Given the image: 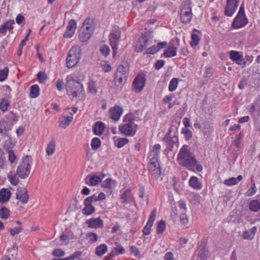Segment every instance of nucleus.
Listing matches in <instances>:
<instances>
[{
  "mask_svg": "<svg viewBox=\"0 0 260 260\" xmlns=\"http://www.w3.org/2000/svg\"><path fill=\"white\" fill-rule=\"evenodd\" d=\"M88 89L92 94H95L98 92L95 83L92 80H90L88 82Z\"/></svg>",
  "mask_w": 260,
  "mask_h": 260,
  "instance_id": "50",
  "label": "nucleus"
},
{
  "mask_svg": "<svg viewBox=\"0 0 260 260\" xmlns=\"http://www.w3.org/2000/svg\"><path fill=\"white\" fill-rule=\"evenodd\" d=\"M37 78L40 83H44L47 79V76L44 72H40L37 74Z\"/></svg>",
  "mask_w": 260,
  "mask_h": 260,
  "instance_id": "55",
  "label": "nucleus"
},
{
  "mask_svg": "<svg viewBox=\"0 0 260 260\" xmlns=\"http://www.w3.org/2000/svg\"><path fill=\"white\" fill-rule=\"evenodd\" d=\"M181 222L183 225H186L188 223V219L186 214V213H181L180 217Z\"/></svg>",
  "mask_w": 260,
  "mask_h": 260,
  "instance_id": "64",
  "label": "nucleus"
},
{
  "mask_svg": "<svg viewBox=\"0 0 260 260\" xmlns=\"http://www.w3.org/2000/svg\"><path fill=\"white\" fill-rule=\"evenodd\" d=\"M77 28V23L76 21L74 19H71L70 20L68 25L67 27V29L68 30H72L74 32H75V30Z\"/></svg>",
  "mask_w": 260,
  "mask_h": 260,
  "instance_id": "52",
  "label": "nucleus"
},
{
  "mask_svg": "<svg viewBox=\"0 0 260 260\" xmlns=\"http://www.w3.org/2000/svg\"><path fill=\"white\" fill-rule=\"evenodd\" d=\"M107 246L105 244H102L96 247L95 254L99 256H101L107 251Z\"/></svg>",
  "mask_w": 260,
  "mask_h": 260,
  "instance_id": "32",
  "label": "nucleus"
},
{
  "mask_svg": "<svg viewBox=\"0 0 260 260\" xmlns=\"http://www.w3.org/2000/svg\"><path fill=\"white\" fill-rule=\"evenodd\" d=\"M10 216V211L6 207H3L0 210V217L6 219Z\"/></svg>",
  "mask_w": 260,
  "mask_h": 260,
  "instance_id": "47",
  "label": "nucleus"
},
{
  "mask_svg": "<svg viewBox=\"0 0 260 260\" xmlns=\"http://www.w3.org/2000/svg\"><path fill=\"white\" fill-rule=\"evenodd\" d=\"M6 167V165L4 154L2 150L0 148V169H5Z\"/></svg>",
  "mask_w": 260,
  "mask_h": 260,
  "instance_id": "53",
  "label": "nucleus"
},
{
  "mask_svg": "<svg viewBox=\"0 0 260 260\" xmlns=\"http://www.w3.org/2000/svg\"><path fill=\"white\" fill-rule=\"evenodd\" d=\"M242 55L240 53V52L237 51L232 50L230 52V58L235 62L242 58Z\"/></svg>",
  "mask_w": 260,
  "mask_h": 260,
  "instance_id": "38",
  "label": "nucleus"
},
{
  "mask_svg": "<svg viewBox=\"0 0 260 260\" xmlns=\"http://www.w3.org/2000/svg\"><path fill=\"white\" fill-rule=\"evenodd\" d=\"M133 201V197L131 190L127 189L121 194L120 202L122 204H128Z\"/></svg>",
  "mask_w": 260,
  "mask_h": 260,
  "instance_id": "23",
  "label": "nucleus"
},
{
  "mask_svg": "<svg viewBox=\"0 0 260 260\" xmlns=\"http://www.w3.org/2000/svg\"><path fill=\"white\" fill-rule=\"evenodd\" d=\"M145 82L146 78L144 74L137 75L133 82V90L137 93L141 92L145 86Z\"/></svg>",
  "mask_w": 260,
  "mask_h": 260,
  "instance_id": "11",
  "label": "nucleus"
},
{
  "mask_svg": "<svg viewBox=\"0 0 260 260\" xmlns=\"http://www.w3.org/2000/svg\"><path fill=\"white\" fill-rule=\"evenodd\" d=\"M40 93V88L39 86L35 84L32 85L30 88V97L31 98H36L38 97Z\"/></svg>",
  "mask_w": 260,
  "mask_h": 260,
  "instance_id": "34",
  "label": "nucleus"
},
{
  "mask_svg": "<svg viewBox=\"0 0 260 260\" xmlns=\"http://www.w3.org/2000/svg\"><path fill=\"white\" fill-rule=\"evenodd\" d=\"M192 16V14L190 4H185L180 12L181 22L184 24L189 23L191 21Z\"/></svg>",
  "mask_w": 260,
  "mask_h": 260,
  "instance_id": "12",
  "label": "nucleus"
},
{
  "mask_svg": "<svg viewBox=\"0 0 260 260\" xmlns=\"http://www.w3.org/2000/svg\"><path fill=\"white\" fill-rule=\"evenodd\" d=\"M240 0H226L224 8V14L226 16L232 17L237 9Z\"/></svg>",
  "mask_w": 260,
  "mask_h": 260,
  "instance_id": "14",
  "label": "nucleus"
},
{
  "mask_svg": "<svg viewBox=\"0 0 260 260\" xmlns=\"http://www.w3.org/2000/svg\"><path fill=\"white\" fill-rule=\"evenodd\" d=\"M87 237L89 239V241L91 242H95L98 240V235L94 233H88L87 234Z\"/></svg>",
  "mask_w": 260,
  "mask_h": 260,
  "instance_id": "56",
  "label": "nucleus"
},
{
  "mask_svg": "<svg viewBox=\"0 0 260 260\" xmlns=\"http://www.w3.org/2000/svg\"><path fill=\"white\" fill-rule=\"evenodd\" d=\"M161 149V146L159 144H155L153 147V149L151 153L149 154H151L152 156H155L157 157V156L159 154Z\"/></svg>",
  "mask_w": 260,
  "mask_h": 260,
  "instance_id": "43",
  "label": "nucleus"
},
{
  "mask_svg": "<svg viewBox=\"0 0 260 260\" xmlns=\"http://www.w3.org/2000/svg\"><path fill=\"white\" fill-rule=\"evenodd\" d=\"M93 133L98 136L101 135L105 128V124L101 121L96 122L93 126Z\"/></svg>",
  "mask_w": 260,
  "mask_h": 260,
  "instance_id": "25",
  "label": "nucleus"
},
{
  "mask_svg": "<svg viewBox=\"0 0 260 260\" xmlns=\"http://www.w3.org/2000/svg\"><path fill=\"white\" fill-rule=\"evenodd\" d=\"M247 23L248 19L246 17L244 8L242 5L236 17L234 19L231 27L234 29H239L244 27Z\"/></svg>",
  "mask_w": 260,
  "mask_h": 260,
  "instance_id": "7",
  "label": "nucleus"
},
{
  "mask_svg": "<svg viewBox=\"0 0 260 260\" xmlns=\"http://www.w3.org/2000/svg\"><path fill=\"white\" fill-rule=\"evenodd\" d=\"M191 40L190 45L192 47H196L199 43L200 39L197 34H192L191 35Z\"/></svg>",
  "mask_w": 260,
  "mask_h": 260,
  "instance_id": "40",
  "label": "nucleus"
},
{
  "mask_svg": "<svg viewBox=\"0 0 260 260\" xmlns=\"http://www.w3.org/2000/svg\"><path fill=\"white\" fill-rule=\"evenodd\" d=\"M167 45V42L158 43L156 45H153L148 48L145 52V54H154L159 51L160 49L165 48Z\"/></svg>",
  "mask_w": 260,
  "mask_h": 260,
  "instance_id": "21",
  "label": "nucleus"
},
{
  "mask_svg": "<svg viewBox=\"0 0 260 260\" xmlns=\"http://www.w3.org/2000/svg\"><path fill=\"white\" fill-rule=\"evenodd\" d=\"M56 147V142L54 137L52 138L51 142L48 144L46 148L47 154L50 156L52 155L55 152Z\"/></svg>",
  "mask_w": 260,
  "mask_h": 260,
  "instance_id": "31",
  "label": "nucleus"
},
{
  "mask_svg": "<svg viewBox=\"0 0 260 260\" xmlns=\"http://www.w3.org/2000/svg\"><path fill=\"white\" fill-rule=\"evenodd\" d=\"M128 142L127 138H118L115 140V144L118 148H121Z\"/></svg>",
  "mask_w": 260,
  "mask_h": 260,
  "instance_id": "39",
  "label": "nucleus"
},
{
  "mask_svg": "<svg viewBox=\"0 0 260 260\" xmlns=\"http://www.w3.org/2000/svg\"><path fill=\"white\" fill-rule=\"evenodd\" d=\"M127 78L116 74L115 78L114 80L115 87L121 89L125 84Z\"/></svg>",
  "mask_w": 260,
  "mask_h": 260,
  "instance_id": "26",
  "label": "nucleus"
},
{
  "mask_svg": "<svg viewBox=\"0 0 260 260\" xmlns=\"http://www.w3.org/2000/svg\"><path fill=\"white\" fill-rule=\"evenodd\" d=\"M244 133L243 132H241L237 136L236 139L234 141V144L235 146L237 148H239L240 147V140L244 137Z\"/></svg>",
  "mask_w": 260,
  "mask_h": 260,
  "instance_id": "54",
  "label": "nucleus"
},
{
  "mask_svg": "<svg viewBox=\"0 0 260 260\" xmlns=\"http://www.w3.org/2000/svg\"><path fill=\"white\" fill-rule=\"evenodd\" d=\"M257 189L255 186V183H253L252 184L251 187L247 191L246 195L247 196H252L254 194H255L256 192Z\"/></svg>",
  "mask_w": 260,
  "mask_h": 260,
  "instance_id": "58",
  "label": "nucleus"
},
{
  "mask_svg": "<svg viewBox=\"0 0 260 260\" xmlns=\"http://www.w3.org/2000/svg\"><path fill=\"white\" fill-rule=\"evenodd\" d=\"M8 178L10 183L13 185H17L19 183V179L16 175L10 173L8 175Z\"/></svg>",
  "mask_w": 260,
  "mask_h": 260,
  "instance_id": "45",
  "label": "nucleus"
},
{
  "mask_svg": "<svg viewBox=\"0 0 260 260\" xmlns=\"http://www.w3.org/2000/svg\"><path fill=\"white\" fill-rule=\"evenodd\" d=\"M256 231L257 228L254 226L249 231H244L243 233L242 237L244 239L251 240L253 238Z\"/></svg>",
  "mask_w": 260,
  "mask_h": 260,
  "instance_id": "29",
  "label": "nucleus"
},
{
  "mask_svg": "<svg viewBox=\"0 0 260 260\" xmlns=\"http://www.w3.org/2000/svg\"><path fill=\"white\" fill-rule=\"evenodd\" d=\"M249 206V209L253 212H258L260 209V203L257 200H252Z\"/></svg>",
  "mask_w": 260,
  "mask_h": 260,
  "instance_id": "36",
  "label": "nucleus"
},
{
  "mask_svg": "<svg viewBox=\"0 0 260 260\" xmlns=\"http://www.w3.org/2000/svg\"><path fill=\"white\" fill-rule=\"evenodd\" d=\"M14 23L13 20H7L4 22L0 26V34L6 35L7 30H8L10 34H12Z\"/></svg>",
  "mask_w": 260,
  "mask_h": 260,
  "instance_id": "17",
  "label": "nucleus"
},
{
  "mask_svg": "<svg viewBox=\"0 0 260 260\" xmlns=\"http://www.w3.org/2000/svg\"><path fill=\"white\" fill-rule=\"evenodd\" d=\"M93 20L89 17L85 19L80 29L79 39L82 42L88 41L93 34Z\"/></svg>",
  "mask_w": 260,
  "mask_h": 260,
  "instance_id": "5",
  "label": "nucleus"
},
{
  "mask_svg": "<svg viewBox=\"0 0 260 260\" xmlns=\"http://www.w3.org/2000/svg\"><path fill=\"white\" fill-rule=\"evenodd\" d=\"M164 141L166 143V148L165 151L168 153L169 152L172 151L174 146L177 145L178 143V139L176 136H171L170 132L168 133L165 138Z\"/></svg>",
  "mask_w": 260,
  "mask_h": 260,
  "instance_id": "13",
  "label": "nucleus"
},
{
  "mask_svg": "<svg viewBox=\"0 0 260 260\" xmlns=\"http://www.w3.org/2000/svg\"><path fill=\"white\" fill-rule=\"evenodd\" d=\"M243 177L242 175H239L237 177H231L224 181V184L227 186H232L237 184L239 182L242 180Z\"/></svg>",
  "mask_w": 260,
  "mask_h": 260,
  "instance_id": "30",
  "label": "nucleus"
},
{
  "mask_svg": "<svg viewBox=\"0 0 260 260\" xmlns=\"http://www.w3.org/2000/svg\"><path fill=\"white\" fill-rule=\"evenodd\" d=\"M101 145V142L99 138H94L91 143V146L93 150H95L98 149Z\"/></svg>",
  "mask_w": 260,
  "mask_h": 260,
  "instance_id": "44",
  "label": "nucleus"
},
{
  "mask_svg": "<svg viewBox=\"0 0 260 260\" xmlns=\"http://www.w3.org/2000/svg\"><path fill=\"white\" fill-rule=\"evenodd\" d=\"M177 161L180 166L189 170L193 171L194 168L198 172L203 170L202 166L198 163L197 159L191 151L190 147L187 145H184L180 149Z\"/></svg>",
  "mask_w": 260,
  "mask_h": 260,
  "instance_id": "1",
  "label": "nucleus"
},
{
  "mask_svg": "<svg viewBox=\"0 0 260 260\" xmlns=\"http://www.w3.org/2000/svg\"><path fill=\"white\" fill-rule=\"evenodd\" d=\"M148 157L150 158L148 164V170L153 178L158 179L161 175V170L158 164V158L155 156L151 157V154H149Z\"/></svg>",
  "mask_w": 260,
  "mask_h": 260,
  "instance_id": "8",
  "label": "nucleus"
},
{
  "mask_svg": "<svg viewBox=\"0 0 260 260\" xmlns=\"http://www.w3.org/2000/svg\"><path fill=\"white\" fill-rule=\"evenodd\" d=\"M157 213V210L156 208H154L152 211L151 212L149 219L146 223V225L144 226L142 232L145 235H149L150 233L151 229L153 224V222L155 219Z\"/></svg>",
  "mask_w": 260,
  "mask_h": 260,
  "instance_id": "15",
  "label": "nucleus"
},
{
  "mask_svg": "<svg viewBox=\"0 0 260 260\" xmlns=\"http://www.w3.org/2000/svg\"><path fill=\"white\" fill-rule=\"evenodd\" d=\"M150 40L147 38L143 39L142 42H140V45H137L138 51L141 52L145 50L150 45Z\"/></svg>",
  "mask_w": 260,
  "mask_h": 260,
  "instance_id": "35",
  "label": "nucleus"
},
{
  "mask_svg": "<svg viewBox=\"0 0 260 260\" xmlns=\"http://www.w3.org/2000/svg\"><path fill=\"white\" fill-rule=\"evenodd\" d=\"M178 206L181 210H182L181 213H186L187 210L185 202L181 200L178 202Z\"/></svg>",
  "mask_w": 260,
  "mask_h": 260,
  "instance_id": "59",
  "label": "nucleus"
},
{
  "mask_svg": "<svg viewBox=\"0 0 260 260\" xmlns=\"http://www.w3.org/2000/svg\"><path fill=\"white\" fill-rule=\"evenodd\" d=\"M181 134L184 135V138L188 141L192 137V132L188 128H183L181 129Z\"/></svg>",
  "mask_w": 260,
  "mask_h": 260,
  "instance_id": "49",
  "label": "nucleus"
},
{
  "mask_svg": "<svg viewBox=\"0 0 260 260\" xmlns=\"http://www.w3.org/2000/svg\"><path fill=\"white\" fill-rule=\"evenodd\" d=\"M123 113V109L120 106H115L109 110L110 118L114 121H118Z\"/></svg>",
  "mask_w": 260,
  "mask_h": 260,
  "instance_id": "19",
  "label": "nucleus"
},
{
  "mask_svg": "<svg viewBox=\"0 0 260 260\" xmlns=\"http://www.w3.org/2000/svg\"><path fill=\"white\" fill-rule=\"evenodd\" d=\"M166 228V223L165 222L161 220L157 223V229H156V233L157 234H162L165 230Z\"/></svg>",
  "mask_w": 260,
  "mask_h": 260,
  "instance_id": "42",
  "label": "nucleus"
},
{
  "mask_svg": "<svg viewBox=\"0 0 260 260\" xmlns=\"http://www.w3.org/2000/svg\"><path fill=\"white\" fill-rule=\"evenodd\" d=\"M82 212L85 215H90L95 212V208L93 206H84Z\"/></svg>",
  "mask_w": 260,
  "mask_h": 260,
  "instance_id": "37",
  "label": "nucleus"
},
{
  "mask_svg": "<svg viewBox=\"0 0 260 260\" xmlns=\"http://www.w3.org/2000/svg\"><path fill=\"white\" fill-rule=\"evenodd\" d=\"M6 118L9 120V122H13L15 123L18 121V117L13 111L10 112L6 115Z\"/></svg>",
  "mask_w": 260,
  "mask_h": 260,
  "instance_id": "51",
  "label": "nucleus"
},
{
  "mask_svg": "<svg viewBox=\"0 0 260 260\" xmlns=\"http://www.w3.org/2000/svg\"><path fill=\"white\" fill-rule=\"evenodd\" d=\"M116 186V181L111 178H108L104 181L102 186L104 188H113Z\"/></svg>",
  "mask_w": 260,
  "mask_h": 260,
  "instance_id": "33",
  "label": "nucleus"
},
{
  "mask_svg": "<svg viewBox=\"0 0 260 260\" xmlns=\"http://www.w3.org/2000/svg\"><path fill=\"white\" fill-rule=\"evenodd\" d=\"M16 199L19 200L23 204L27 203L28 195L27 190L25 188L18 187L16 193Z\"/></svg>",
  "mask_w": 260,
  "mask_h": 260,
  "instance_id": "18",
  "label": "nucleus"
},
{
  "mask_svg": "<svg viewBox=\"0 0 260 260\" xmlns=\"http://www.w3.org/2000/svg\"><path fill=\"white\" fill-rule=\"evenodd\" d=\"M101 182V178L95 175L88 176L85 179V182L87 184L91 186H95Z\"/></svg>",
  "mask_w": 260,
  "mask_h": 260,
  "instance_id": "28",
  "label": "nucleus"
},
{
  "mask_svg": "<svg viewBox=\"0 0 260 260\" xmlns=\"http://www.w3.org/2000/svg\"><path fill=\"white\" fill-rule=\"evenodd\" d=\"M189 185L196 190H200L202 188V184L196 176H191L188 182Z\"/></svg>",
  "mask_w": 260,
  "mask_h": 260,
  "instance_id": "27",
  "label": "nucleus"
},
{
  "mask_svg": "<svg viewBox=\"0 0 260 260\" xmlns=\"http://www.w3.org/2000/svg\"><path fill=\"white\" fill-rule=\"evenodd\" d=\"M179 46V40L176 38L171 40L168 49L165 50L161 56L172 57L176 56L177 49Z\"/></svg>",
  "mask_w": 260,
  "mask_h": 260,
  "instance_id": "9",
  "label": "nucleus"
},
{
  "mask_svg": "<svg viewBox=\"0 0 260 260\" xmlns=\"http://www.w3.org/2000/svg\"><path fill=\"white\" fill-rule=\"evenodd\" d=\"M205 258V249L204 248H202L198 251V258L199 259V260H204Z\"/></svg>",
  "mask_w": 260,
  "mask_h": 260,
  "instance_id": "62",
  "label": "nucleus"
},
{
  "mask_svg": "<svg viewBox=\"0 0 260 260\" xmlns=\"http://www.w3.org/2000/svg\"><path fill=\"white\" fill-rule=\"evenodd\" d=\"M13 125V123L12 122L1 119L0 120V134L1 135L4 137H9L8 132L11 130Z\"/></svg>",
  "mask_w": 260,
  "mask_h": 260,
  "instance_id": "16",
  "label": "nucleus"
},
{
  "mask_svg": "<svg viewBox=\"0 0 260 260\" xmlns=\"http://www.w3.org/2000/svg\"><path fill=\"white\" fill-rule=\"evenodd\" d=\"M134 121V117L126 115L123 120L124 124L119 126L120 132L126 136H134L138 129V126Z\"/></svg>",
  "mask_w": 260,
  "mask_h": 260,
  "instance_id": "3",
  "label": "nucleus"
},
{
  "mask_svg": "<svg viewBox=\"0 0 260 260\" xmlns=\"http://www.w3.org/2000/svg\"><path fill=\"white\" fill-rule=\"evenodd\" d=\"M66 88L67 94L72 98H79L80 100L85 98L83 85L80 82L74 79L71 75L66 78Z\"/></svg>",
  "mask_w": 260,
  "mask_h": 260,
  "instance_id": "2",
  "label": "nucleus"
},
{
  "mask_svg": "<svg viewBox=\"0 0 260 260\" xmlns=\"http://www.w3.org/2000/svg\"><path fill=\"white\" fill-rule=\"evenodd\" d=\"M31 164L32 158L31 156L26 155L23 157L17 167V175L21 179L26 178L30 173Z\"/></svg>",
  "mask_w": 260,
  "mask_h": 260,
  "instance_id": "4",
  "label": "nucleus"
},
{
  "mask_svg": "<svg viewBox=\"0 0 260 260\" xmlns=\"http://www.w3.org/2000/svg\"><path fill=\"white\" fill-rule=\"evenodd\" d=\"M100 51L105 56H107L109 54L110 49L107 45H103L101 48Z\"/></svg>",
  "mask_w": 260,
  "mask_h": 260,
  "instance_id": "61",
  "label": "nucleus"
},
{
  "mask_svg": "<svg viewBox=\"0 0 260 260\" xmlns=\"http://www.w3.org/2000/svg\"><path fill=\"white\" fill-rule=\"evenodd\" d=\"M10 105L8 101L6 99H2L0 103V110L3 112H6L8 110V107Z\"/></svg>",
  "mask_w": 260,
  "mask_h": 260,
  "instance_id": "46",
  "label": "nucleus"
},
{
  "mask_svg": "<svg viewBox=\"0 0 260 260\" xmlns=\"http://www.w3.org/2000/svg\"><path fill=\"white\" fill-rule=\"evenodd\" d=\"M82 254L81 251H76L71 254L70 256L66 257V260H74L75 259L78 258Z\"/></svg>",
  "mask_w": 260,
  "mask_h": 260,
  "instance_id": "57",
  "label": "nucleus"
},
{
  "mask_svg": "<svg viewBox=\"0 0 260 260\" xmlns=\"http://www.w3.org/2000/svg\"><path fill=\"white\" fill-rule=\"evenodd\" d=\"M178 86V79L177 78H173L170 82L169 85V90L170 92L175 91Z\"/></svg>",
  "mask_w": 260,
  "mask_h": 260,
  "instance_id": "41",
  "label": "nucleus"
},
{
  "mask_svg": "<svg viewBox=\"0 0 260 260\" xmlns=\"http://www.w3.org/2000/svg\"><path fill=\"white\" fill-rule=\"evenodd\" d=\"M81 57V50L78 47H73L67 57V66L69 68L75 67Z\"/></svg>",
  "mask_w": 260,
  "mask_h": 260,
  "instance_id": "6",
  "label": "nucleus"
},
{
  "mask_svg": "<svg viewBox=\"0 0 260 260\" xmlns=\"http://www.w3.org/2000/svg\"><path fill=\"white\" fill-rule=\"evenodd\" d=\"M11 192L8 188H2L0 190V203L4 204L7 202L10 198Z\"/></svg>",
  "mask_w": 260,
  "mask_h": 260,
  "instance_id": "24",
  "label": "nucleus"
},
{
  "mask_svg": "<svg viewBox=\"0 0 260 260\" xmlns=\"http://www.w3.org/2000/svg\"><path fill=\"white\" fill-rule=\"evenodd\" d=\"M25 18L21 14H18L16 18V23L18 25H23L25 24Z\"/></svg>",
  "mask_w": 260,
  "mask_h": 260,
  "instance_id": "60",
  "label": "nucleus"
},
{
  "mask_svg": "<svg viewBox=\"0 0 260 260\" xmlns=\"http://www.w3.org/2000/svg\"><path fill=\"white\" fill-rule=\"evenodd\" d=\"M86 224L88 225V228H99L103 226V222L100 218H91L88 219L85 222Z\"/></svg>",
  "mask_w": 260,
  "mask_h": 260,
  "instance_id": "22",
  "label": "nucleus"
},
{
  "mask_svg": "<svg viewBox=\"0 0 260 260\" xmlns=\"http://www.w3.org/2000/svg\"><path fill=\"white\" fill-rule=\"evenodd\" d=\"M129 68L128 63L124 61L118 67L116 74L127 78L129 72Z\"/></svg>",
  "mask_w": 260,
  "mask_h": 260,
  "instance_id": "20",
  "label": "nucleus"
},
{
  "mask_svg": "<svg viewBox=\"0 0 260 260\" xmlns=\"http://www.w3.org/2000/svg\"><path fill=\"white\" fill-rule=\"evenodd\" d=\"M8 73V67H5L3 70H0V82H3L7 79Z\"/></svg>",
  "mask_w": 260,
  "mask_h": 260,
  "instance_id": "48",
  "label": "nucleus"
},
{
  "mask_svg": "<svg viewBox=\"0 0 260 260\" xmlns=\"http://www.w3.org/2000/svg\"><path fill=\"white\" fill-rule=\"evenodd\" d=\"M121 37V32L117 28L113 29L109 35V41L110 45L113 50V55L114 56L117 53L118 45L117 41Z\"/></svg>",
  "mask_w": 260,
  "mask_h": 260,
  "instance_id": "10",
  "label": "nucleus"
},
{
  "mask_svg": "<svg viewBox=\"0 0 260 260\" xmlns=\"http://www.w3.org/2000/svg\"><path fill=\"white\" fill-rule=\"evenodd\" d=\"M53 255L56 257H61L65 255V252L60 249H56L53 250Z\"/></svg>",
  "mask_w": 260,
  "mask_h": 260,
  "instance_id": "63",
  "label": "nucleus"
}]
</instances>
